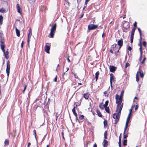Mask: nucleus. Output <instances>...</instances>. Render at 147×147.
Listing matches in <instances>:
<instances>
[{
    "label": "nucleus",
    "instance_id": "680f3d73",
    "mask_svg": "<svg viewBox=\"0 0 147 147\" xmlns=\"http://www.w3.org/2000/svg\"><path fill=\"white\" fill-rule=\"evenodd\" d=\"M146 58H144L143 59V61H142V64H143V63H144V61H145V60H146Z\"/></svg>",
    "mask_w": 147,
    "mask_h": 147
},
{
    "label": "nucleus",
    "instance_id": "f704fd0d",
    "mask_svg": "<svg viewBox=\"0 0 147 147\" xmlns=\"http://www.w3.org/2000/svg\"><path fill=\"white\" fill-rule=\"evenodd\" d=\"M139 81V78L138 77V73L137 72L136 75V81L138 82Z\"/></svg>",
    "mask_w": 147,
    "mask_h": 147
},
{
    "label": "nucleus",
    "instance_id": "7c9ffc66",
    "mask_svg": "<svg viewBox=\"0 0 147 147\" xmlns=\"http://www.w3.org/2000/svg\"><path fill=\"white\" fill-rule=\"evenodd\" d=\"M33 134L35 138L37 140V138H36V130L35 129L33 131Z\"/></svg>",
    "mask_w": 147,
    "mask_h": 147
},
{
    "label": "nucleus",
    "instance_id": "e2e57ef3",
    "mask_svg": "<svg viewBox=\"0 0 147 147\" xmlns=\"http://www.w3.org/2000/svg\"><path fill=\"white\" fill-rule=\"evenodd\" d=\"M57 76H56L55 78H54V79L53 80V81H54V82H56L57 81Z\"/></svg>",
    "mask_w": 147,
    "mask_h": 147
},
{
    "label": "nucleus",
    "instance_id": "aec40b11",
    "mask_svg": "<svg viewBox=\"0 0 147 147\" xmlns=\"http://www.w3.org/2000/svg\"><path fill=\"white\" fill-rule=\"evenodd\" d=\"M4 143L5 146H7L9 145V140L8 139H6Z\"/></svg>",
    "mask_w": 147,
    "mask_h": 147
},
{
    "label": "nucleus",
    "instance_id": "6ab92c4d",
    "mask_svg": "<svg viewBox=\"0 0 147 147\" xmlns=\"http://www.w3.org/2000/svg\"><path fill=\"white\" fill-rule=\"evenodd\" d=\"M16 31L17 36H19L20 35V31L16 28Z\"/></svg>",
    "mask_w": 147,
    "mask_h": 147
},
{
    "label": "nucleus",
    "instance_id": "a211bd4d",
    "mask_svg": "<svg viewBox=\"0 0 147 147\" xmlns=\"http://www.w3.org/2000/svg\"><path fill=\"white\" fill-rule=\"evenodd\" d=\"M136 29V28H133L131 30V36H134V32Z\"/></svg>",
    "mask_w": 147,
    "mask_h": 147
},
{
    "label": "nucleus",
    "instance_id": "69168bd1",
    "mask_svg": "<svg viewBox=\"0 0 147 147\" xmlns=\"http://www.w3.org/2000/svg\"><path fill=\"white\" fill-rule=\"evenodd\" d=\"M18 10V12L19 13H20V14H21V12L22 11V10Z\"/></svg>",
    "mask_w": 147,
    "mask_h": 147
},
{
    "label": "nucleus",
    "instance_id": "37998d69",
    "mask_svg": "<svg viewBox=\"0 0 147 147\" xmlns=\"http://www.w3.org/2000/svg\"><path fill=\"white\" fill-rule=\"evenodd\" d=\"M119 96L117 94H116V96H115V99L116 100H119Z\"/></svg>",
    "mask_w": 147,
    "mask_h": 147
},
{
    "label": "nucleus",
    "instance_id": "b1692460",
    "mask_svg": "<svg viewBox=\"0 0 147 147\" xmlns=\"http://www.w3.org/2000/svg\"><path fill=\"white\" fill-rule=\"evenodd\" d=\"M140 59H141L142 58V47L141 45H140Z\"/></svg>",
    "mask_w": 147,
    "mask_h": 147
},
{
    "label": "nucleus",
    "instance_id": "4be33fe9",
    "mask_svg": "<svg viewBox=\"0 0 147 147\" xmlns=\"http://www.w3.org/2000/svg\"><path fill=\"white\" fill-rule=\"evenodd\" d=\"M96 113L98 116L100 117H102V115L99 111L97 109L96 110Z\"/></svg>",
    "mask_w": 147,
    "mask_h": 147
},
{
    "label": "nucleus",
    "instance_id": "8fccbe9b",
    "mask_svg": "<svg viewBox=\"0 0 147 147\" xmlns=\"http://www.w3.org/2000/svg\"><path fill=\"white\" fill-rule=\"evenodd\" d=\"M27 86L26 85H25L24 87V90L23 91V93L24 94L25 92V91L26 89Z\"/></svg>",
    "mask_w": 147,
    "mask_h": 147
},
{
    "label": "nucleus",
    "instance_id": "a18cd8bd",
    "mask_svg": "<svg viewBox=\"0 0 147 147\" xmlns=\"http://www.w3.org/2000/svg\"><path fill=\"white\" fill-rule=\"evenodd\" d=\"M128 136V134H125L124 135V136H123V138L126 139Z\"/></svg>",
    "mask_w": 147,
    "mask_h": 147
},
{
    "label": "nucleus",
    "instance_id": "ddd939ff",
    "mask_svg": "<svg viewBox=\"0 0 147 147\" xmlns=\"http://www.w3.org/2000/svg\"><path fill=\"white\" fill-rule=\"evenodd\" d=\"M110 84H111V87H112V81H114V76L112 74H110Z\"/></svg>",
    "mask_w": 147,
    "mask_h": 147
},
{
    "label": "nucleus",
    "instance_id": "5fc2aeb1",
    "mask_svg": "<svg viewBox=\"0 0 147 147\" xmlns=\"http://www.w3.org/2000/svg\"><path fill=\"white\" fill-rule=\"evenodd\" d=\"M95 20V19L94 18H93L92 19V22L94 24L96 23Z\"/></svg>",
    "mask_w": 147,
    "mask_h": 147
},
{
    "label": "nucleus",
    "instance_id": "79ce46f5",
    "mask_svg": "<svg viewBox=\"0 0 147 147\" xmlns=\"http://www.w3.org/2000/svg\"><path fill=\"white\" fill-rule=\"evenodd\" d=\"M47 7L44 5H42L40 9H46Z\"/></svg>",
    "mask_w": 147,
    "mask_h": 147
},
{
    "label": "nucleus",
    "instance_id": "09e8293b",
    "mask_svg": "<svg viewBox=\"0 0 147 147\" xmlns=\"http://www.w3.org/2000/svg\"><path fill=\"white\" fill-rule=\"evenodd\" d=\"M17 9H20V6L19 4H17L16 5Z\"/></svg>",
    "mask_w": 147,
    "mask_h": 147
},
{
    "label": "nucleus",
    "instance_id": "cd10ccee",
    "mask_svg": "<svg viewBox=\"0 0 147 147\" xmlns=\"http://www.w3.org/2000/svg\"><path fill=\"white\" fill-rule=\"evenodd\" d=\"M107 121L106 120H105L104 121V127H106L107 126Z\"/></svg>",
    "mask_w": 147,
    "mask_h": 147
},
{
    "label": "nucleus",
    "instance_id": "052dcab7",
    "mask_svg": "<svg viewBox=\"0 0 147 147\" xmlns=\"http://www.w3.org/2000/svg\"><path fill=\"white\" fill-rule=\"evenodd\" d=\"M128 49L129 50V51H131L132 49H131V47H130V46H129L128 47Z\"/></svg>",
    "mask_w": 147,
    "mask_h": 147
},
{
    "label": "nucleus",
    "instance_id": "20e7f679",
    "mask_svg": "<svg viewBox=\"0 0 147 147\" xmlns=\"http://www.w3.org/2000/svg\"><path fill=\"white\" fill-rule=\"evenodd\" d=\"M123 100V98L119 97V100H116V103L117 104V107L116 109V112H117L120 108L121 106L122 105L123 107V103H122V102Z\"/></svg>",
    "mask_w": 147,
    "mask_h": 147
},
{
    "label": "nucleus",
    "instance_id": "13d9d810",
    "mask_svg": "<svg viewBox=\"0 0 147 147\" xmlns=\"http://www.w3.org/2000/svg\"><path fill=\"white\" fill-rule=\"evenodd\" d=\"M78 105L76 104V102H75L74 103V107H75V109H76V108L78 106Z\"/></svg>",
    "mask_w": 147,
    "mask_h": 147
},
{
    "label": "nucleus",
    "instance_id": "dca6fc26",
    "mask_svg": "<svg viewBox=\"0 0 147 147\" xmlns=\"http://www.w3.org/2000/svg\"><path fill=\"white\" fill-rule=\"evenodd\" d=\"M138 31L139 32L140 35V39H139L140 42L141 43L142 41V31L140 28H138Z\"/></svg>",
    "mask_w": 147,
    "mask_h": 147
},
{
    "label": "nucleus",
    "instance_id": "603ef678",
    "mask_svg": "<svg viewBox=\"0 0 147 147\" xmlns=\"http://www.w3.org/2000/svg\"><path fill=\"white\" fill-rule=\"evenodd\" d=\"M6 12L5 10H0V12L4 13Z\"/></svg>",
    "mask_w": 147,
    "mask_h": 147
},
{
    "label": "nucleus",
    "instance_id": "412c9836",
    "mask_svg": "<svg viewBox=\"0 0 147 147\" xmlns=\"http://www.w3.org/2000/svg\"><path fill=\"white\" fill-rule=\"evenodd\" d=\"M99 73L98 71H97L95 74V78L96 79V81H97Z\"/></svg>",
    "mask_w": 147,
    "mask_h": 147
},
{
    "label": "nucleus",
    "instance_id": "bf43d9fd",
    "mask_svg": "<svg viewBox=\"0 0 147 147\" xmlns=\"http://www.w3.org/2000/svg\"><path fill=\"white\" fill-rule=\"evenodd\" d=\"M66 72H65L62 74V77H63V78H64V76L65 75H67V74L66 73Z\"/></svg>",
    "mask_w": 147,
    "mask_h": 147
},
{
    "label": "nucleus",
    "instance_id": "7ed1b4c3",
    "mask_svg": "<svg viewBox=\"0 0 147 147\" xmlns=\"http://www.w3.org/2000/svg\"><path fill=\"white\" fill-rule=\"evenodd\" d=\"M56 23L52 26L51 29L50 33L49 36V37L51 38H53V37L54 34L56 30Z\"/></svg>",
    "mask_w": 147,
    "mask_h": 147
},
{
    "label": "nucleus",
    "instance_id": "72a5a7b5",
    "mask_svg": "<svg viewBox=\"0 0 147 147\" xmlns=\"http://www.w3.org/2000/svg\"><path fill=\"white\" fill-rule=\"evenodd\" d=\"M127 145V140H123V145L126 146Z\"/></svg>",
    "mask_w": 147,
    "mask_h": 147
},
{
    "label": "nucleus",
    "instance_id": "9b49d317",
    "mask_svg": "<svg viewBox=\"0 0 147 147\" xmlns=\"http://www.w3.org/2000/svg\"><path fill=\"white\" fill-rule=\"evenodd\" d=\"M65 3H64V5L65 6V9H68L70 6V3L69 2L68 0H65Z\"/></svg>",
    "mask_w": 147,
    "mask_h": 147
},
{
    "label": "nucleus",
    "instance_id": "58836bf2",
    "mask_svg": "<svg viewBox=\"0 0 147 147\" xmlns=\"http://www.w3.org/2000/svg\"><path fill=\"white\" fill-rule=\"evenodd\" d=\"M84 117V116L83 115H80L79 117V119L80 120L83 119Z\"/></svg>",
    "mask_w": 147,
    "mask_h": 147
},
{
    "label": "nucleus",
    "instance_id": "f03ea898",
    "mask_svg": "<svg viewBox=\"0 0 147 147\" xmlns=\"http://www.w3.org/2000/svg\"><path fill=\"white\" fill-rule=\"evenodd\" d=\"M123 28H122L123 32H127L129 30L128 29L130 27V25L128 22L126 21H123L121 24Z\"/></svg>",
    "mask_w": 147,
    "mask_h": 147
},
{
    "label": "nucleus",
    "instance_id": "bb28decb",
    "mask_svg": "<svg viewBox=\"0 0 147 147\" xmlns=\"http://www.w3.org/2000/svg\"><path fill=\"white\" fill-rule=\"evenodd\" d=\"M3 17L2 15H0V25H2L3 23Z\"/></svg>",
    "mask_w": 147,
    "mask_h": 147
},
{
    "label": "nucleus",
    "instance_id": "39448f33",
    "mask_svg": "<svg viewBox=\"0 0 147 147\" xmlns=\"http://www.w3.org/2000/svg\"><path fill=\"white\" fill-rule=\"evenodd\" d=\"M0 46L1 49L3 52L4 55L5 56V58L7 59H8L9 58V53L8 51V49H7V50L6 52L5 51V46L4 45Z\"/></svg>",
    "mask_w": 147,
    "mask_h": 147
},
{
    "label": "nucleus",
    "instance_id": "ea45409f",
    "mask_svg": "<svg viewBox=\"0 0 147 147\" xmlns=\"http://www.w3.org/2000/svg\"><path fill=\"white\" fill-rule=\"evenodd\" d=\"M27 100L26 101V106L27 107L29 105V100H28V98H27Z\"/></svg>",
    "mask_w": 147,
    "mask_h": 147
},
{
    "label": "nucleus",
    "instance_id": "c03bdc74",
    "mask_svg": "<svg viewBox=\"0 0 147 147\" xmlns=\"http://www.w3.org/2000/svg\"><path fill=\"white\" fill-rule=\"evenodd\" d=\"M130 115H128L127 118V121H126V122H129V121L130 119Z\"/></svg>",
    "mask_w": 147,
    "mask_h": 147
},
{
    "label": "nucleus",
    "instance_id": "3c124183",
    "mask_svg": "<svg viewBox=\"0 0 147 147\" xmlns=\"http://www.w3.org/2000/svg\"><path fill=\"white\" fill-rule=\"evenodd\" d=\"M143 45L144 47H145L146 45V42L145 41H144L143 42Z\"/></svg>",
    "mask_w": 147,
    "mask_h": 147
},
{
    "label": "nucleus",
    "instance_id": "4d7b16f0",
    "mask_svg": "<svg viewBox=\"0 0 147 147\" xmlns=\"http://www.w3.org/2000/svg\"><path fill=\"white\" fill-rule=\"evenodd\" d=\"M134 28H136L137 26V22H135V23L134 24Z\"/></svg>",
    "mask_w": 147,
    "mask_h": 147
},
{
    "label": "nucleus",
    "instance_id": "c9c22d12",
    "mask_svg": "<svg viewBox=\"0 0 147 147\" xmlns=\"http://www.w3.org/2000/svg\"><path fill=\"white\" fill-rule=\"evenodd\" d=\"M133 108V105H132L131 109L129 110V115H131V113Z\"/></svg>",
    "mask_w": 147,
    "mask_h": 147
},
{
    "label": "nucleus",
    "instance_id": "5701e85b",
    "mask_svg": "<svg viewBox=\"0 0 147 147\" xmlns=\"http://www.w3.org/2000/svg\"><path fill=\"white\" fill-rule=\"evenodd\" d=\"M28 31L29 33L28 34V37H30L32 35V31L30 28L29 29Z\"/></svg>",
    "mask_w": 147,
    "mask_h": 147
},
{
    "label": "nucleus",
    "instance_id": "a19ab883",
    "mask_svg": "<svg viewBox=\"0 0 147 147\" xmlns=\"http://www.w3.org/2000/svg\"><path fill=\"white\" fill-rule=\"evenodd\" d=\"M130 38H131V43H132L133 42V39H134V36H130Z\"/></svg>",
    "mask_w": 147,
    "mask_h": 147
},
{
    "label": "nucleus",
    "instance_id": "c756f323",
    "mask_svg": "<svg viewBox=\"0 0 147 147\" xmlns=\"http://www.w3.org/2000/svg\"><path fill=\"white\" fill-rule=\"evenodd\" d=\"M105 111H106L107 112L109 113H110V112L109 111V107H106L105 108Z\"/></svg>",
    "mask_w": 147,
    "mask_h": 147
},
{
    "label": "nucleus",
    "instance_id": "393cba45",
    "mask_svg": "<svg viewBox=\"0 0 147 147\" xmlns=\"http://www.w3.org/2000/svg\"><path fill=\"white\" fill-rule=\"evenodd\" d=\"M107 131H105L104 133V140H105L107 138Z\"/></svg>",
    "mask_w": 147,
    "mask_h": 147
},
{
    "label": "nucleus",
    "instance_id": "338daca9",
    "mask_svg": "<svg viewBox=\"0 0 147 147\" xmlns=\"http://www.w3.org/2000/svg\"><path fill=\"white\" fill-rule=\"evenodd\" d=\"M110 52L112 54L113 53V50L112 49L110 50Z\"/></svg>",
    "mask_w": 147,
    "mask_h": 147
},
{
    "label": "nucleus",
    "instance_id": "e433bc0d",
    "mask_svg": "<svg viewBox=\"0 0 147 147\" xmlns=\"http://www.w3.org/2000/svg\"><path fill=\"white\" fill-rule=\"evenodd\" d=\"M121 134H122V133H121L120 134V136H119V142H118V143H121Z\"/></svg>",
    "mask_w": 147,
    "mask_h": 147
},
{
    "label": "nucleus",
    "instance_id": "4468645a",
    "mask_svg": "<svg viewBox=\"0 0 147 147\" xmlns=\"http://www.w3.org/2000/svg\"><path fill=\"white\" fill-rule=\"evenodd\" d=\"M117 45L116 44H114L111 46V48L112 49L113 51H115L117 49H119V48H116V46Z\"/></svg>",
    "mask_w": 147,
    "mask_h": 147
},
{
    "label": "nucleus",
    "instance_id": "9d476101",
    "mask_svg": "<svg viewBox=\"0 0 147 147\" xmlns=\"http://www.w3.org/2000/svg\"><path fill=\"white\" fill-rule=\"evenodd\" d=\"M118 45L119 46V48L118 50L117 51V53H118L119 52V51L121 48L123 44V40L122 39H121L119 40L117 42Z\"/></svg>",
    "mask_w": 147,
    "mask_h": 147
},
{
    "label": "nucleus",
    "instance_id": "864d4df0",
    "mask_svg": "<svg viewBox=\"0 0 147 147\" xmlns=\"http://www.w3.org/2000/svg\"><path fill=\"white\" fill-rule=\"evenodd\" d=\"M30 37H28V45H29V42L30 41Z\"/></svg>",
    "mask_w": 147,
    "mask_h": 147
},
{
    "label": "nucleus",
    "instance_id": "a878e982",
    "mask_svg": "<svg viewBox=\"0 0 147 147\" xmlns=\"http://www.w3.org/2000/svg\"><path fill=\"white\" fill-rule=\"evenodd\" d=\"M109 103V101L108 100H107L105 101V104L103 105L104 108L106 107H107V106H108Z\"/></svg>",
    "mask_w": 147,
    "mask_h": 147
},
{
    "label": "nucleus",
    "instance_id": "49530a36",
    "mask_svg": "<svg viewBox=\"0 0 147 147\" xmlns=\"http://www.w3.org/2000/svg\"><path fill=\"white\" fill-rule=\"evenodd\" d=\"M129 65V63L128 62H127L125 64V68H127Z\"/></svg>",
    "mask_w": 147,
    "mask_h": 147
},
{
    "label": "nucleus",
    "instance_id": "1a4fd4ad",
    "mask_svg": "<svg viewBox=\"0 0 147 147\" xmlns=\"http://www.w3.org/2000/svg\"><path fill=\"white\" fill-rule=\"evenodd\" d=\"M48 44H49V45H45V51L47 53H49L50 52L49 50L50 49L51 43H48Z\"/></svg>",
    "mask_w": 147,
    "mask_h": 147
},
{
    "label": "nucleus",
    "instance_id": "6e6d98bb",
    "mask_svg": "<svg viewBox=\"0 0 147 147\" xmlns=\"http://www.w3.org/2000/svg\"><path fill=\"white\" fill-rule=\"evenodd\" d=\"M138 105H136V107H135V111L137 110L138 109Z\"/></svg>",
    "mask_w": 147,
    "mask_h": 147
},
{
    "label": "nucleus",
    "instance_id": "de8ad7c7",
    "mask_svg": "<svg viewBox=\"0 0 147 147\" xmlns=\"http://www.w3.org/2000/svg\"><path fill=\"white\" fill-rule=\"evenodd\" d=\"M30 3H32L35 2V0H28Z\"/></svg>",
    "mask_w": 147,
    "mask_h": 147
},
{
    "label": "nucleus",
    "instance_id": "4c0bfd02",
    "mask_svg": "<svg viewBox=\"0 0 147 147\" xmlns=\"http://www.w3.org/2000/svg\"><path fill=\"white\" fill-rule=\"evenodd\" d=\"M124 93V91L123 90L122 91L120 95L119 96V97L123 98V95Z\"/></svg>",
    "mask_w": 147,
    "mask_h": 147
},
{
    "label": "nucleus",
    "instance_id": "774afa93",
    "mask_svg": "<svg viewBox=\"0 0 147 147\" xmlns=\"http://www.w3.org/2000/svg\"><path fill=\"white\" fill-rule=\"evenodd\" d=\"M30 144H31V143L30 142L28 143V145H27V147H29L30 146Z\"/></svg>",
    "mask_w": 147,
    "mask_h": 147
},
{
    "label": "nucleus",
    "instance_id": "6e6552de",
    "mask_svg": "<svg viewBox=\"0 0 147 147\" xmlns=\"http://www.w3.org/2000/svg\"><path fill=\"white\" fill-rule=\"evenodd\" d=\"M98 26L97 25L90 24L88 26V28L89 30H94Z\"/></svg>",
    "mask_w": 147,
    "mask_h": 147
},
{
    "label": "nucleus",
    "instance_id": "2eb2a0df",
    "mask_svg": "<svg viewBox=\"0 0 147 147\" xmlns=\"http://www.w3.org/2000/svg\"><path fill=\"white\" fill-rule=\"evenodd\" d=\"M108 141L105 140H104L102 143L103 146L104 147H107L108 145Z\"/></svg>",
    "mask_w": 147,
    "mask_h": 147
},
{
    "label": "nucleus",
    "instance_id": "0e129e2a",
    "mask_svg": "<svg viewBox=\"0 0 147 147\" xmlns=\"http://www.w3.org/2000/svg\"><path fill=\"white\" fill-rule=\"evenodd\" d=\"M84 16V13H82L81 16L79 18V19H81L83 16Z\"/></svg>",
    "mask_w": 147,
    "mask_h": 147
},
{
    "label": "nucleus",
    "instance_id": "0eeeda50",
    "mask_svg": "<svg viewBox=\"0 0 147 147\" xmlns=\"http://www.w3.org/2000/svg\"><path fill=\"white\" fill-rule=\"evenodd\" d=\"M10 62L9 61H8L7 62V67L6 69V73L7 75V77L8 78L9 76V72H10Z\"/></svg>",
    "mask_w": 147,
    "mask_h": 147
},
{
    "label": "nucleus",
    "instance_id": "423d86ee",
    "mask_svg": "<svg viewBox=\"0 0 147 147\" xmlns=\"http://www.w3.org/2000/svg\"><path fill=\"white\" fill-rule=\"evenodd\" d=\"M5 42V40L3 37V34L2 31H0V46L4 45Z\"/></svg>",
    "mask_w": 147,
    "mask_h": 147
},
{
    "label": "nucleus",
    "instance_id": "473e14b6",
    "mask_svg": "<svg viewBox=\"0 0 147 147\" xmlns=\"http://www.w3.org/2000/svg\"><path fill=\"white\" fill-rule=\"evenodd\" d=\"M140 77L142 78H143L144 76V74L143 73V72L142 71H140Z\"/></svg>",
    "mask_w": 147,
    "mask_h": 147
},
{
    "label": "nucleus",
    "instance_id": "f257e3e1",
    "mask_svg": "<svg viewBox=\"0 0 147 147\" xmlns=\"http://www.w3.org/2000/svg\"><path fill=\"white\" fill-rule=\"evenodd\" d=\"M123 108L122 105H121L119 109V111L117 113H115L113 114V118L115 119V124L117 125L119 120L121 111Z\"/></svg>",
    "mask_w": 147,
    "mask_h": 147
},
{
    "label": "nucleus",
    "instance_id": "2f4dec72",
    "mask_svg": "<svg viewBox=\"0 0 147 147\" xmlns=\"http://www.w3.org/2000/svg\"><path fill=\"white\" fill-rule=\"evenodd\" d=\"M103 103H100L99 105V107L102 110H103L104 109L103 106L102 105Z\"/></svg>",
    "mask_w": 147,
    "mask_h": 147
},
{
    "label": "nucleus",
    "instance_id": "c85d7f7f",
    "mask_svg": "<svg viewBox=\"0 0 147 147\" xmlns=\"http://www.w3.org/2000/svg\"><path fill=\"white\" fill-rule=\"evenodd\" d=\"M84 97L86 99H88L89 96L88 94H84L83 95Z\"/></svg>",
    "mask_w": 147,
    "mask_h": 147
},
{
    "label": "nucleus",
    "instance_id": "f3484780",
    "mask_svg": "<svg viewBox=\"0 0 147 147\" xmlns=\"http://www.w3.org/2000/svg\"><path fill=\"white\" fill-rule=\"evenodd\" d=\"M72 112L76 116V118H77V114L76 112V109H75V107H74V108L72 110Z\"/></svg>",
    "mask_w": 147,
    "mask_h": 147
},
{
    "label": "nucleus",
    "instance_id": "f8f14e48",
    "mask_svg": "<svg viewBox=\"0 0 147 147\" xmlns=\"http://www.w3.org/2000/svg\"><path fill=\"white\" fill-rule=\"evenodd\" d=\"M117 67L113 65L110 66L109 67L110 71L111 72H114L116 70Z\"/></svg>",
    "mask_w": 147,
    "mask_h": 147
}]
</instances>
